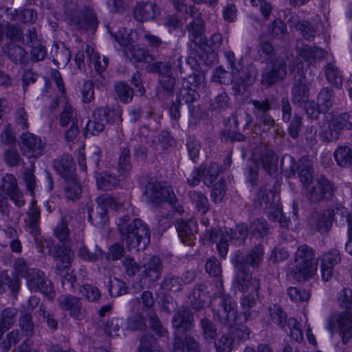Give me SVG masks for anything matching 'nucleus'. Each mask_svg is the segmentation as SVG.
Segmentation results:
<instances>
[{"label": "nucleus", "mask_w": 352, "mask_h": 352, "mask_svg": "<svg viewBox=\"0 0 352 352\" xmlns=\"http://www.w3.org/2000/svg\"><path fill=\"white\" fill-rule=\"evenodd\" d=\"M296 52L297 56L294 59L291 66L292 69L293 65L297 59H299L302 63V60H305L309 65H314L317 60H322L327 55V52L320 47L304 44L297 45Z\"/></svg>", "instance_id": "18"}, {"label": "nucleus", "mask_w": 352, "mask_h": 352, "mask_svg": "<svg viewBox=\"0 0 352 352\" xmlns=\"http://www.w3.org/2000/svg\"><path fill=\"white\" fill-rule=\"evenodd\" d=\"M207 287L204 284H196L189 294L188 299L190 306L199 311L204 308L208 298Z\"/></svg>", "instance_id": "32"}, {"label": "nucleus", "mask_w": 352, "mask_h": 352, "mask_svg": "<svg viewBox=\"0 0 352 352\" xmlns=\"http://www.w3.org/2000/svg\"><path fill=\"white\" fill-rule=\"evenodd\" d=\"M97 186L102 190H111L120 184L118 177L109 171H102L96 175Z\"/></svg>", "instance_id": "40"}, {"label": "nucleus", "mask_w": 352, "mask_h": 352, "mask_svg": "<svg viewBox=\"0 0 352 352\" xmlns=\"http://www.w3.org/2000/svg\"><path fill=\"white\" fill-rule=\"evenodd\" d=\"M341 261L340 253L337 249H331L323 254L321 258V270L322 277L324 281H328L333 277V269Z\"/></svg>", "instance_id": "26"}, {"label": "nucleus", "mask_w": 352, "mask_h": 352, "mask_svg": "<svg viewBox=\"0 0 352 352\" xmlns=\"http://www.w3.org/2000/svg\"><path fill=\"white\" fill-rule=\"evenodd\" d=\"M21 335L18 329H13L9 331L6 336H3L0 338V349L3 352H8L12 345H15L19 343L20 340Z\"/></svg>", "instance_id": "56"}, {"label": "nucleus", "mask_w": 352, "mask_h": 352, "mask_svg": "<svg viewBox=\"0 0 352 352\" xmlns=\"http://www.w3.org/2000/svg\"><path fill=\"white\" fill-rule=\"evenodd\" d=\"M122 241L130 250H144L150 243L151 231L148 226L140 219H131L124 216L118 224Z\"/></svg>", "instance_id": "1"}, {"label": "nucleus", "mask_w": 352, "mask_h": 352, "mask_svg": "<svg viewBox=\"0 0 352 352\" xmlns=\"http://www.w3.org/2000/svg\"><path fill=\"white\" fill-rule=\"evenodd\" d=\"M3 54L16 64H22L25 62L27 52L25 50L14 42H8L2 46Z\"/></svg>", "instance_id": "35"}, {"label": "nucleus", "mask_w": 352, "mask_h": 352, "mask_svg": "<svg viewBox=\"0 0 352 352\" xmlns=\"http://www.w3.org/2000/svg\"><path fill=\"white\" fill-rule=\"evenodd\" d=\"M195 278V272L192 270L186 271L181 276L168 273L161 283V287L164 290L178 292L183 289L185 285L194 282Z\"/></svg>", "instance_id": "14"}, {"label": "nucleus", "mask_w": 352, "mask_h": 352, "mask_svg": "<svg viewBox=\"0 0 352 352\" xmlns=\"http://www.w3.org/2000/svg\"><path fill=\"white\" fill-rule=\"evenodd\" d=\"M237 270L235 277V287L241 292L254 293L258 292L260 289V280L253 278L250 269H246L243 265L239 263V266H234Z\"/></svg>", "instance_id": "13"}, {"label": "nucleus", "mask_w": 352, "mask_h": 352, "mask_svg": "<svg viewBox=\"0 0 352 352\" xmlns=\"http://www.w3.org/2000/svg\"><path fill=\"white\" fill-rule=\"evenodd\" d=\"M294 27L295 30L298 31L302 36L307 41L313 40L317 34L315 25L307 20L296 21L294 24Z\"/></svg>", "instance_id": "47"}, {"label": "nucleus", "mask_w": 352, "mask_h": 352, "mask_svg": "<svg viewBox=\"0 0 352 352\" xmlns=\"http://www.w3.org/2000/svg\"><path fill=\"white\" fill-rule=\"evenodd\" d=\"M144 267V276L148 277L153 281H155L159 279L162 270V261L160 258L156 256L151 257L148 263L145 264Z\"/></svg>", "instance_id": "44"}, {"label": "nucleus", "mask_w": 352, "mask_h": 352, "mask_svg": "<svg viewBox=\"0 0 352 352\" xmlns=\"http://www.w3.org/2000/svg\"><path fill=\"white\" fill-rule=\"evenodd\" d=\"M260 197V195H259ZM270 197H274L272 193H262L260 198V204L266 210L267 216L270 220L276 221L282 215V208L278 201L270 202Z\"/></svg>", "instance_id": "33"}, {"label": "nucleus", "mask_w": 352, "mask_h": 352, "mask_svg": "<svg viewBox=\"0 0 352 352\" xmlns=\"http://www.w3.org/2000/svg\"><path fill=\"white\" fill-rule=\"evenodd\" d=\"M274 98H266L264 100H251L249 103L253 105L252 113L259 123L267 126L269 128L275 125V120L269 114L272 109Z\"/></svg>", "instance_id": "15"}, {"label": "nucleus", "mask_w": 352, "mask_h": 352, "mask_svg": "<svg viewBox=\"0 0 352 352\" xmlns=\"http://www.w3.org/2000/svg\"><path fill=\"white\" fill-rule=\"evenodd\" d=\"M18 310L14 307H6L0 311V338L14 324Z\"/></svg>", "instance_id": "37"}, {"label": "nucleus", "mask_w": 352, "mask_h": 352, "mask_svg": "<svg viewBox=\"0 0 352 352\" xmlns=\"http://www.w3.org/2000/svg\"><path fill=\"white\" fill-rule=\"evenodd\" d=\"M10 289L12 293H17L20 289L18 278H11L6 271L0 272V294Z\"/></svg>", "instance_id": "51"}, {"label": "nucleus", "mask_w": 352, "mask_h": 352, "mask_svg": "<svg viewBox=\"0 0 352 352\" xmlns=\"http://www.w3.org/2000/svg\"><path fill=\"white\" fill-rule=\"evenodd\" d=\"M304 63L297 59L293 65L294 78L291 89V100L295 105L300 106L308 102L310 82L304 69Z\"/></svg>", "instance_id": "5"}, {"label": "nucleus", "mask_w": 352, "mask_h": 352, "mask_svg": "<svg viewBox=\"0 0 352 352\" xmlns=\"http://www.w3.org/2000/svg\"><path fill=\"white\" fill-rule=\"evenodd\" d=\"M268 32L272 38L282 39L287 34V29L283 21L276 19L269 26Z\"/></svg>", "instance_id": "62"}, {"label": "nucleus", "mask_w": 352, "mask_h": 352, "mask_svg": "<svg viewBox=\"0 0 352 352\" xmlns=\"http://www.w3.org/2000/svg\"><path fill=\"white\" fill-rule=\"evenodd\" d=\"M124 55L133 63H146L148 58H152L148 50L138 45L128 47L124 50Z\"/></svg>", "instance_id": "43"}, {"label": "nucleus", "mask_w": 352, "mask_h": 352, "mask_svg": "<svg viewBox=\"0 0 352 352\" xmlns=\"http://www.w3.org/2000/svg\"><path fill=\"white\" fill-rule=\"evenodd\" d=\"M40 299L36 296H31L28 301L26 309L21 310L18 318L19 327L27 338H32L34 334L38 324L33 321L32 313L38 305Z\"/></svg>", "instance_id": "12"}, {"label": "nucleus", "mask_w": 352, "mask_h": 352, "mask_svg": "<svg viewBox=\"0 0 352 352\" xmlns=\"http://www.w3.org/2000/svg\"><path fill=\"white\" fill-rule=\"evenodd\" d=\"M158 13V8L153 3H138L134 10V16L138 21L152 20Z\"/></svg>", "instance_id": "34"}, {"label": "nucleus", "mask_w": 352, "mask_h": 352, "mask_svg": "<svg viewBox=\"0 0 352 352\" xmlns=\"http://www.w3.org/2000/svg\"><path fill=\"white\" fill-rule=\"evenodd\" d=\"M268 312L272 322L281 328L287 327L288 324L287 314L279 305L274 304L270 306Z\"/></svg>", "instance_id": "48"}, {"label": "nucleus", "mask_w": 352, "mask_h": 352, "mask_svg": "<svg viewBox=\"0 0 352 352\" xmlns=\"http://www.w3.org/2000/svg\"><path fill=\"white\" fill-rule=\"evenodd\" d=\"M250 232L253 234H258L259 236H264L270 233V227L263 219H256L250 222Z\"/></svg>", "instance_id": "64"}, {"label": "nucleus", "mask_w": 352, "mask_h": 352, "mask_svg": "<svg viewBox=\"0 0 352 352\" xmlns=\"http://www.w3.org/2000/svg\"><path fill=\"white\" fill-rule=\"evenodd\" d=\"M334 195L333 184L323 176L319 177L308 193L311 203L317 204L331 199Z\"/></svg>", "instance_id": "16"}, {"label": "nucleus", "mask_w": 352, "mask_h": 352, "mask_svg": "<svg viewBox=\"0 0 352 352\" xmlns=\"http://www.w3.org/2000/svg\"><path fill=\"white\" fill-rule=\"evenodd\" d=\"M333 155L337 164L341 167H347L352 164V149L349 146L338 147Z\"/></svg>", "instance_id": "54"}, {"label": "nucleus", "mask_w": 352, "mask_h": 352, "mask_svg": "<svg viewBox=\"0 0 352 352\" xmlns=\"http://www.w3.org/2000/svg\"><path fill=\"white\" fill-rule=\"evenodd\" d=\"M66 182L65 187V196L68 200L78 199L81 195V186L76 179V176L72 179H65Z\"/></svg>", "instance_id": "57"}, {"label": "nucleus", "mask_w": 352, "mask_h": 352, "mask_svg": "<svg viewBox=\"0 0 352 352\" xmlns=\"http://www.w3.org/2000/svg\"><path fill=\"white\" fill-rule=\"evenodd\" d=\"M138 352H162V348L153 336L145 334L140 339Z\"/></svg>", "instance_id": "55"}, {"label": "nucleus", "mask_w": 352, "mask_h": 352, "mask_svg": "<svg viewBox=\"0 0 352 352\" xmlns=\"http://www.w3.org/2000/svg\"><path fill=\"white\" fill-rule=\"evenodd\" d=\"M19 146L24 156L30 159H38L44 154L46 143L40 137L25 132L20 136Z\"/></svg>", "instance_id": "10"}, {"label": "nucleus", "mask_w": 352, "mask_h": 352, "mask_svg": "<svg viewBox=\"0 0 352 352\" xmlns=\"http://www.w3.org/2000/svg\"><path fill=\"white\" fill-rule=\"evenodd\" d=\"M258 155L256 156L258 164L261 165L265 171L270 175L278 171V158L275 152L266 147L261 146L258 149Z\"/></svg>", "instance_id": "22"}, {"label": "nucleus", "mask_w": 352, "mask_h": 352, "mask_svg": "<svg viewBox=\"0 0 352 352\" xmlns=\"http://www.w3.org/2000/svg\"><path fill=\"white\" fill-rule=\"evenodd\" d=\"M314 250L307 245L298 248L295 254L294 265L291 270L293 278L302 281L311 278L317 270V261L314 259Z\"/></svg>", "instance_id": "4"}, {"label": "nucleus", "mask_w": 352, "mask_h": 352, "mask_svg": "<svg viewBox=\"0 0 352 352\" xmlns=\"http://www.w3.org/2000/svg\"><path fill=\"white\" fill-rule=\"evenodd\" d=\"M214 318L221 324L230 328L237 323L238 311L232 298L222 290L217 292L210 300Z\"/></svg>", "instance_id": "2"}, {"label": "nucleus", "mask_w": 352, "mask_h": 352, "mask_svg": "<svg viewBox=\"0 0 352 352\" xmlns=\"http://www.w3.org/2000/svg\"><path fill=\"white\" fill-rule=\"evenodd\" d=\"M55 170L64 179H72L76 176L75 164L72 155L63 154L53 162Z\"/></svg>", "instance_id": "28"}, {"label": "nucleus", "mask_w": 352, "mask_h": 352, "mask_svg": "<svg viewBox=\"0 0 352 352\" xmlns=\"http://www.w3.org/2000/svg\"><path fill=\"white\" fill-rule=\"evenodd\" d=\"M172 322L173 327L176 329L182 331L190 330L193 324V316L190 308L180 307L174 316Z\"/></svg>", "instance_id": "31"}, {"label": "nucleus", "mask_w": 352, "mask_h": 352, "mask_svg": "<svg viewBox=\"0 0 352 352\" xmlns=\"http://www.w3.org/2000/svg\"><path fill=\"white\" fill-rule=\"evenodd\" d=\"M204 25L201 18H195L186 27L184 34H187L189 41L195 46L204 43Z\"/></svg>", "instance_id": "29"}, {"label": "nucleus", "mask_w": 352, "mask_h": 352, "mask_svg": "<svg viewBox=\"0 0 352 352\" xmlns=\"http://www.w3.org/2000/svg\"><path fill=\"white\" fill-rule=\"evenodd\" d=\"M28 287L32 292H41L47 295L51 294L53 287L45 274L39 269L34 268L25 278Z\"/></svg>", "instance_id": "17"}, {"label": "nucleus", "mask_w": 352, "mask_h": 352, "mask_svg": "<svg viewBox=\"0 0 352 352\" xmlns=\"http://www.w3.org/2000/svg\"><path fill=\"white\" fill-rule=\"evenodd\" d=\"M188 196L200 214H205L208 211L209 203L204 194L199 191L192 190L189 191Z\"/></svg>", "instance_id": "50"}, {"label": "nucleus", "mask_w": 352, "mask_h": 352, "mask_svg": "<svg viewBox=\"0 0 352 352\" xmlns=\"http://www.w3.org/2000/svg\"><path fill=\"white\" fill-rule=\"evenodd\" d=\"M146 328L145 318L139 314L130 316L126 323V329L131 331H142Z\"/></svg>", "instance_id": "63"}, {"label": "nucleus", "mask_w": 352, "mask_h": 352, "mask_svg": "<svg viewBox=\"0 0 352 352\" xmlns=\"http://www.w3.org/2000/svg\"><path fill=\"white\" fill-rule=\"evenodd\" d=\"M102 255V251L98 246L94 250H89L85 245H82L78 250V256L85 261H97Z\"/></svg>", "instance_id": "60"}, {"label": "nucleus", "mask_w": 352, "mask_h": 352, "mask_svg": "<svg viewBox=\"0 0 352 352\" xmlns=\"http://www.w3.org/2000/svg\"><path fill=\"white\" fill-rule=\"evenodd\" d=\"M159 90L167 97L173 96L175 92L176 79L173 76L172 68L166 69L159 76Z\"/></svg>", "instance_id": "38"}, {"label": "nucleus", "mask_w": 352, "mask_h": 352, "mask_svg": "<svg viewBox=\"0 0 352 352\" xmlns=\"http://www.w3.org/2000/svg\"><path fill=\"white\" fill-rule=\"evenodd\" d=\"M79 122L76 110L68 103L64 106L60 114L59 124L62 127H67L72 124Z\"/></svg>", "instance_id": "52"}, {"label": "nucleus", "mask_w": 352, "mask_h": 352, "mask_svg": "<svg viewBox=\"0 0 352 352\" xmlns=\"http://www.w3.org/2000/svg\"><path fill=\"white\" fill-rule=\"evenodd\" d=\"M57 301L60 308L69 311L71 317L76 320H82L84 318L82 305L78 297L69 294L61 295L58 298Z\"/></svg>", "instance_id": "21"}, {"label": "nucleus", "mask_w": 352, "mask_h": 352, "mask_svg": "<svg viewBox=\"0 0 352 352\" xmlns=\"http://www.w3.org/2000/svg\"><path fill=\"white\" fill-rule=\"evenodd\" d=\"M0 189L6 193L19 207L25 204L23 196L19 190L16 179L12 174H6L0 178Z\"/></svg>", "instance_id": "19"}, {"label": "nucleus", "mask_w": 352, "mask_h": 352, "mask_svg": "<svg viewBox=\"0 0 352 352\" xmlns=\"http://www.w3.org/2000/svg\"><path fill=\"white\" fill-rule=\"evenodd\" d=\"M40 210L37 206H32L27 213L25 226L27 231L36 238L40 234Z\"/></svg>", "instance_id": "41"}, {"label": "nucleus", "mask_w": 352, "mask_h": 352, "mask_svg": "<svg viewBox=\"0 0 352 352\" xmlns=\"http://www.w3.org/2000/svg\"><path fill=\"white\" fill-rule=\"evenodd\" d=\"M230 107V98L228 94L223 91L211 99L209 103V110L212 113H220Z\"/></svg>", "instance_id": "46"}, {"label": "nucleus", "mask_w": 352, "mask_h": 352, "mask_svg": "<svg viewBox=\"0 0 352 352\" xmlns=\"http://www.w3.org/2000/svg\"><path fill=\"white\" fill-rule=\"evenodd\" d=\"M144 195L148 202L159 204L168 202L171 205L176 201L175 195L173 188L166 182L151 179L145 186Z\"/></svg>", "instance_id": "6"}, {"label": "nucleus", "mask_w": 352, "mask_h": 352, "mask_svg": "<svg viewBox=\"0 0 352 352\" xmlns=\"http://www.w3.org/2000/svg\"><path fill=\"white\" fill-rule=\"evenodd\" d=\"M120 118L121 115L119 112L108 107L96 108L84 129L85 135L89 132L93 135H97L104 131V120L106 122H114Z\"/></svg>", "instance_id": "7"}, {"label": "nucleus", "mask_w": 352, "mask_h": 352, "mask_svg": "<svg viewBox=\"0 0 352 352\" xmlns=\"http://www.w3.org/2000/svg\"><path fill=\"white\" fill-rule=\"evenodd\" d=\"M263 256V245L258 243L254 246L246 256L236 255L232 262L234 266H239V263H241L246 269H250L249 266L257 268L262 263Z\"/></svg>", "instance_id": "20"}, {"label": "nucleus", "mask_w": 352, "mask_h": 352, "mask_svg": "<svg viewBox=\"0 0 352 352\" xmlns=\"http://www.w3.org/2000/svg\"><path fill=\"white\" fill-rule=\"evenodd\" d=\"M175 227L179 237L183 243L191 246L194 245L195 234L197 232V223L193 219H178Z\"/></svg>", "instance_id": "24"}, {"label": "nucleus", "mask_w": 352, "mask_h": 352, "mask_svg": "<svg viewBox=\"0 0 352 352\" xmlns=\"http://www.w3.org/2000/svg\"><path fill=\"white\" fill-rule=\"evenodd\" d=\"M345 212V208L342 206L324 210L323 213L318 215L316 221V229L321 234L327 233L332 226L334 216L336 214L343 215Z\"/></svg>", "instance_id": "25"}, {"label": "nucleus", "mask_w": 352, "mask_h": 352, "mask_svg": "<svg viewBox=\"0 0 352 352\" xmlns=\"http://www.w3.org/2000/svg\"><path fill=\"white\" fill-rule=\"evenodd\" d=\"M118 171L122 175H128L132 169L131 162V152L129 147H124L120 150L118 164Z\"/></svg>", "instance_id": "53"}, {"label": "nucleus", "mask_w": 352, "mask_h": 352, "mask_svg": "<svg viewBox=\"0 0 352 352\" xmlns=\"http://www.w3.org/2000/svg\"><path fill=\"white\" fill-rule=\"evenodd\" d=\"M335 102V94L331 88L324 87L320 90L318 96V108H322V111L327 112L329 108L332 107Z\"/></svg>", "instance_id": "49"}, {"label": "nucleus", "mask_w": 352, "mask_h": 352, "mask_svg": "<svg viewBox=\"0 0 352 352\" xmlns=\"http://www.w3.org/2000/svg\"><path fill=\"white\" fill-rule=\"evenodd\" d=\"M200 327L202 330V335L205 340H214L217 336V328L212 320L206 317H204L199 322Z\"/></svg>", "instance_id": "59"}, {"label": "nucleus", "mask_w": 352, "mask_h": 352, "mask_svg": "<svg viewBox=\"0 0 352 352\" xmlns=\"http://www.w3.org/2000/svg\"><path fill=\"white\" fill-rule=\"evenodd\" d=\"M327 124V126H323L320 136L327 142L338 140L341 132L343 131L339 120L334 118L331 121L328 120Z\"/></svg>", "instance_id": "39"}, {"label": "nucleus", "mask_w": 352, "mask_h": 352, "mask_svg": "<svg viewBox=\"0 0 352 352\" xmlns=\"http://www.w3.org/2000/svg\"><path fill=\"white\" fill-rule=\"evenodd\" d=\"M258 72L254 65H248L243 67L236 74L232 75V90L235 96L243 95L248 87L252 86L256 80Z\"/></svg>", "instance_id": "9"}, {"label": "nucleus", "mask_w": 352, "mask_h": 352, "mask_svg": "<svg viewBox=\"0 0 352 352\" xmlns=\"http://www.w3.org/2000/svg\"><path fill=\"white\" fill-rule=\"evenodd\" d=\"M85 52L87 60L90 63L93 62L95 71L98 74V76L102 79L100 84L102 85H105L108 80L103 76L102 73L105 71L107 67L108 58L105 56L101 58L100 55L98 52H95L94 49L89 45H87Z\"/></svg>", "instance_id": "30"}, {"label": "nucleus", "mask_w": 352, "mask_h": 352, "mask_svg": "<svg viewBox=\"0 0 352 352\" xmlns=\"http://www.w3.org/2000/svg\"><path fill=\"white\" fill-rule=\"evenodd\" d=\"M287 76V64L284 59L276 58L267 64L262 72L261 84L265 87H271L283 80Z\"/></svg>", "instance_id": "11"}, {"label": "nucleus", "mask_w": 352, "mask_h": 352, "mask_svg": "<svg viewBox=\"0 0 352 352\" xmlns=\"http://www.w3.org/2000/svg\"><path fill=\"white\" fill-rule=\"evenodd\" d=\"M326 329L332 334L339 331L344 343H347L352 337V313L344 311L333 313L327 320Z\"/></svg>", "instance_id": "8"}, {"label": "nucleus", "mask_w": 352, "mask_h": 352, "mask_svg": "<svg viewBox=\"0 0 352 352\" xmlns=\"http://www.w3.org/2000/svg\"><path fill=\"white\" fill-rule=\"evenodd\" d=\"M300 181L303 185H309L314 178V169L311 161L307 157H302L296 168Z\"/></svg>", "instance_id": "36"}, {"label": "nucleus", "mask_w": 352, "mask_h": 352, "mask_svg": "<svg viewBox=\"0 0 352 352\" xmlns=\"http://www.w3.org/2000/svg\"><path fill=\"white\" fill-rule=\"evenodd\" d=\"M327 81L331 85L339 87L342 85V78L338 68L333 63H329L324 67Z\"/></svg>", "instance_id": "58"}, {"label": "nucleus", "mask_w": 352, "mask_h": 352, "mask_svg": "<svg viewBox=\"0 0 352 352\" xmlns=\"http://www.w3.org/2000/svg\"><path fill=\"white\" fill-rule=\"evenodd\" d=\"M70 219L69 215H65L54 228V235L61 242L66 241L69 238L70 232L67 227V221Z\"/></svg>", "instance_id": "61"}, {"label": "nucleus", "mask_w": 352, "mask_h": 352, "mask_svg": "<svg viewBox=\"0 0 352 352\" xmlns=\"http://www.w3.org/2000/svg\"><path fill=\"white\" fill-rule=\"evenodd\" d=\"M258 299V292L249 293L241 298V314L243 317V320L241 321L240 323H246L257 318L258 311L254 307Z\"/></svg>", "instance_id": "23"}, {"label": "nucleus", "mask_w": 352, "mask_h": 352, "mask_svg": "<svg viewBox=\"0 0 352 352\" xmlns=\"http://www.w3.org/2000/svg\"><path fill=\"white\" fill-rule=\"evenodd\" d=\"M63 11L67 23L78 30H96L98 21L94 10L85 6L78 10L76 3L66 1L63 6Z\"/></svg>", "instance_id": "3"}, {"label": "nucleus", "mask_w": 352, "mask_h": 352, "mask_svg": "<svg viewBox=\"0 0 352 352\" xmlns=\"http://www.w3.org/2000/svg\"><path fill=\"white\" fill-rule=\"evenodd\" d=\"M88 211L89 221L94 226L101 228L107 223L109 218L104 206L98 204L96 208H89Z\"/></svg>", "instance_id": "42"}, {"label": "nucleus", "mask_w": 352, "mask_h": 352, "mask_svg": "<svg viewBox=\"0 0 352 352\" xmlns=\"http://www.w3.org/2000/svg\"><path fill=\"white\" fill-rule=\"evenodd\" d=\"M72 256L71 250L63 245L53 253L52 257L55 262L54 272L57 275H63V272L70 267Z\"/></svg>", "instance_id": "27"}, {"label": "nucleus", "mask_w": 352, "mask_h": 352, "mask_svg": "<svg viewBox=\"0 0 352 352\" xmlns=\"http://www.w3.org/2000/svg\"><path fill=\"white\" fill-rule=\"evenodd\" d=\"M113 88L116 98L119 101L124 104H127L132 101L134 91L126 82H116L114 84Z\"/></svg>", "instance_id": "45"}]
</instances>
